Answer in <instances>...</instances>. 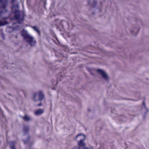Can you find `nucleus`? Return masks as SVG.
<instances>
[{"label": "nucleus", "instance_id": "obj_21", "mask_svg": "<svg viewBox=\"0 0 149 149\" xmlns=\"http://www.w3.org/2000/svg\"><path fill=\"white\" fill-rule=\"evenodd\" d=\"M88 111H90V109H88Z\"/></svg>", "mask_w": 149, "mask_h": 149}, {"label": "nucleus", "instance_id": "obj_10", "mask_svg": "<svg viewBox=\"0 0 149 149\" xmlns=\"http://www.w3.org/2000/svg\"><path fill=\"white\" fill-rule=\"evenodd\" d=\"M31 27L40 36V32L39 30L38 27L36 26H31Z\"/></svg>", "mask_w": 149, "mask_h": 149}, {"label": "nucleus", "instance_id": "obj_13", "mask_svg": "<svg viewBox=\"0 0 149 149\" xmlns=\"http://www.w3.org/2000/svg\"><path fill=\"white\" fill-rule=\"evenodd\" d=\"M8 24V22H7L0 20V26L5 25Z\"/></svg>", "mask_w": 149, "mask_h": 149}, {"label": "nucleus", "instance_id": "obj_16", "mask_svg": "<svg viewBox=\"0 0 149 149\" xmlns=\"http://www.w3.org/2000/svg\"><path fill=\"white\" fill-rule=\"evenodd\" d=\"M38 106H41L42 105V104L41 103L39 104H38Z\"/></svg>", "mask_w": 149, "mask_h": 149}, {"label": "nucleus", "instance_id": "obj_11", "mask_svg": "<svg viewBox=\"0 0 149 149\" xmlns=\"http://www.w3.org/2000/svg\"><path fill=\"white\" fill-rule=\"evenodd\" d=\"M22 118L24 119V120L26 121H29L31 120V118L27 115H25Z\"/></svg>", "mask_w": 149, "mask_h": 149}, {"label": "nucleus", "instance_id": "obj_14", "mask_svg": "<svg viewBox=\"0 0 149 149\" xmlns=\"http://www.w3.org/2000/svg\"><path fill=\"white\" fill-rule=\"evenodd\" d=\"M143 104L144 105V107L143 108V110H145L146 111V112H145V114H146V113H147V112L148 111V109L146 108L145 104V102H143Z\"/></svg>", "mask_w": 149, "mask_h": 149}, {"label": "nucleus", "instance_id": "obj_23", "mask_svg": "<svg viewBox=\"0 0 149 149\" xmlns=\"http://www.w3.org/2000/svg\"><path fill=\"white\" fill-rule=\"evenodd\" d=\"M139 22H141V21L140 20H139Z\"/></svg>", "mask_w": 149, "mask_h": 149}, {"label": "nucleus", "instance_id": "obj_12", "mask_svg": "<svg viewBox=\"0 0 149 149\" xmlns=\"http://www.w3.org/2000/svg\"><path fill=\"white\" fill-rule=\"evenodd\" d=\"M10 147L11 149H16L15 148V142L14 141H11L10 142Z\"/></svg>", "mask_w": 149, "mask_h": 149}, {"label": "nucleus", "instance_id": "obj_2", "mask_svg": "<svg viewBox=\"0 0 149 149\" xmlns=\"http://www.w3.org/2000/svg\"><path fill=\"white\" fill-rule=\"evenodd\" d=\"M22 36L23 37L24 39L31 46H34L37 43L34 38L31 35L28 33L27 31L24 30L22 31Z\"/></svg>", "mask_w": 149, "mask_h": 149}, {"label": "nucleus", "instance_id": "obj_19", "mask_svg": "<svg viewBox=\"0 0 149 149\" xmlns=\"http://www.w3.org/2000/svg\"><path fill=\"white\" fill-rule=\"evenodd\" d=\"M84 149H89L88 148H84Z\"/></svg>", "mask_w": 149, "mask_h": 149}, {"label": "nucleus", "instance_id": "obj_5", "mask_svg": "<svg viewBox=\"0 0 149 149\" xmlns=\"http://www.w3.org/2000/svg\"><path fill=\"white\" fill-rule=\"evenodd\" d=\"M97 72L100 73L102 75V78L105 80H107L109 79L108 75L104 71L101 69H97Z\"/></svg>", "mask_w": 149, "mask_h": 149}, {"label": "nucleus", "instance_id": "obj_7", "mask_svg": "<svg viewBox=\"0 0 149 149\" xmlns=\"http://www.w3.org/2000/svg\"><path fill=\"white\" fill-rule=\"evenodd\" d=\"M29 125H24L22 128V132L24 135L29 133Z\"/></svg>", "mask_w": 149, "mask_h": 149}, {"label": "nucleus", "instance_id": "obj_22", "mask_svg": "<svg viewBox=\"0 0 149 149\" xmlns=\"http://www.w3.org/2000/svg\"><path fill=\"white\" fill-rule=\"evenodd\" d=\"M15 37H16V38H17V36H15Z\"/></svg>", "mask_w": 149, "mask_h": 149}, {"label": "nucleus", "instance_id": "obj_20", "mask_svg": "<svg viewBox=\"0 0 149 149\" xmlns=\"http://www.w3.org/2000/svg\"><path fill=\"white\" fill-rule=\"evenodd\" d=\"M58 81V78L57 79V83ZM57 83H56L57 84Z\"/></svg>", "mask_w": 149, "mask_h": 149}, {"label": "nucleus", "instance_id": "obj_24", "mask_svg": "<svg viewBox=\"0 0 149 149\" xmlns=\"http://www.w3.org/2000/svg\"><path fill=\"white\" fill-rule=\"evenodd\" d=\"M24 143H26V142L25 141H24Z\"/></svg>", "mask_w": 149, "mask_h": 149}, {"label": "nucleus", "instance_id": "obj_9", "mask_svg": "<svg viewBox=\"0 0 149 149\" xmlns=\"http://www.w3.org/2000/svg\"><path fill=\"white\" fill-rule=\"evenodd\" d=\"M44 109H40L37 110L34 112V114L37 116L42 114L44 112Z\"/></svg>", "mask_w": 149, "mask_h": 149}, {"label": "nucleus", "instance_id": "obj_15", "mask_svg": "<svg viewBox=\"0 0 149 149\" xmlns=\"http://www.w3.org/2000/svg\"><path fill=\"white\" fill-rule=\"evenodd\" d=\"M16 1V0H11V2L12 3H14Z\"/></svg>", "mask_w": 149, "mask_h": 149}, {"label": "nucleus", "instance_id": "obj_18", "mask_svg": "<svg viewBox=\"0 0 149 149\" xmlns=\"http://www.w3.org/2000/svg\"><path fill=\"white\" fill-rule=\"evenodd\" d=\"M2 36H3V39H4V36H3V35H2Z\"/></svg>", "mask_w": 149, "mask_h": 149}, {"label": "nucleus", "instance_id": "obj_6", "mask_svg": "<svg viewBox=\"0 0 149 149\" xmlns=\"http://www.w3.org/2000/svg\"><path fill=\"white\" fill-rule=\"evenodd\" d=\"M36 93H34V96L33 97V99L35 101H37L38 100H42L44 97V95L42 93L41 91H40L39 92V98L38 100H37L36 99Z\"/></svg>", "mask_w": 149, "mask_h": 149}, {"label": "nucleus", "instance_id": "obj_17", "mask_svg": "<svg viewBox=\"0 0 149 149\" xmlns=\"http://www.w3.org/2000/svg\"><path fill=\"white\" fill-rule=\"evenodd\" d=\"M30 137H31L30 136H28V138L29 140L30 139Z\"/></svg>", "mask_w": 149, "mask_h": 149}, {"label": "nucleus", "instance_id": "obj_3", "mask_svg": "<svg viewBox=\"0 0 149 149\" xmlns=\"http://www.w3.org/2000/svg\"><path fill=\"white\" fill-rule=\"evenodd\" d=\"M77 138L79 140V141H78V147L80 148L82 147L83 149L84 148H85L86 143L84 142L86 139L85 136L81 134H79L77 135L75 137L76 139H77Z\"/></svg>", "mask_w": 149, "mask_h": 149}, {"label": "nucleus", "instance_id": "obj_1", "mask_svg": "<svg viewBox=\"0 0 149 149\" xmlns=\"http://www.w3.org/2000/svg\"><path fill=\"white\" fill-rule=\"evenodd\" d=\"M12 10L14 14L15 19L18 20V23L21 24L24 20L25 15L23 12L19 11L18 5L17 4L13 5Z\"/></svg>", "mask_w": 149, "mask_h": 149}, {"label": "nucleus", "instance_id": "obj_8", "mask_svg": "<svg viewBox=\"0 0 149 149\" xmlns=\"http://www.w3.org/2000/svg\"><path fill=\"white\" fill-rule=\"evenodd\" d=\"M140 29L139 26L138 25L136 27L134 28L133 30L131 31V32L134 35H136L137 34V33L139 31Z\"/></svg>", "mask_w": 149, "mask_h": 149}, {"label": "nucleus", "instance_id": "obj_4", "mask_svg": "<svg viewBox=\"0 0 149 149\" xmlns=\"http://www.w3.org/2000/svg\"><path fill=\"white\" fill-rule=\"evenodd\" d=\"M8 0H0V8L4 9V10L0 11V16L1 14L8 12V10L6 8L8 4Z\"/></svg>", "mask_w": 149, "mask_h": 149}]
</instances>
